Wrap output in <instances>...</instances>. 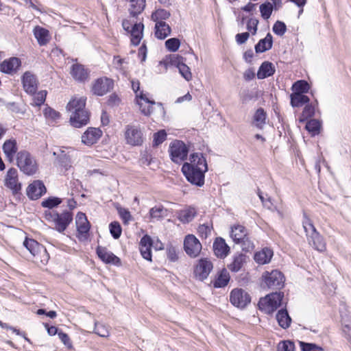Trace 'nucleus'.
I'll use <instances>...</instances> for the list:
<instances>
[{
    "label": "nucleus",
    "mask_w": 351,
    "mask_h": 351,
    "mask_svg": "<svg viewBox=\"0 0 351 351\" xmlns=\"http://www.w3.org/2000/svg\"><path fill=\"white\" fill-rule=\"evenodd\" d=\"M190 162H184L182 171L186 180L197 186L204 184V173L208 171L206 158L201 153H193L190 156Z\"/></svg>",
    "instance_id": "obj_1"
},
{
    "label": "nucleus",
    "mask_w": 351,
    "mask_h": 351,
    "mask_svg": "<svg viewBox=\"0 0 351 351\" xmlns=\"http://www.w3.org/2000/svg\"><path fill=\"white\" fill-rule=\"evenodd\" d=\"M45 219L52 222L54 228L59 232H64L73 221V214L69 210H64L59 213L57 211H45Z\"/></svg>",
    "instance_id": "obj_2"
},
{
    "label": "nucleus",
    "mask_w": 351,
    "mask_h": 351,
    "mask_svg": "<svg viewBox=\"0 0 351 351\" xmlns=\"http://www.w3.org/2000/svg\"><path fill=\"white\" fill-rule=\"evenodd\" d=\"M16 163L20 170L26 175H33L38 169L36 160L25 150L17 153Z\"/></svg>",
    "instance_id": "obj_3"
},
{
    "label": "nucleus",
    "mask_w": 351,
    "mask_h": 351,
    "mask_svg": "<svg viewBox=\"0 0 351 351\" xmlns=\"http://www.w3.org/2000/svg\"><path fill=\"white\" fill-rule=\"evenodd\" d=\"M283 293H272L260 299L258 306L259 309L266 314H271L280 306Z\"/></svg>",
    "instance_id": "obj_4"
},
{
    "label": "nucleus",
    "mask_w": 351,
    "mask_h": 351,
    "mask_svg": "<svg viewBox=\"0 0 351 351\" xmlns=\"http://www.w3.org/2000/svg\"><path fill=\"white\" fill-rule=\"evenodd\" d=\"M263 278L266 286L272 289H280L285 281L283 274L278 270H272L271 271H265L263 274Z\"/></svg>",
    "instance_id": "obj_5"
},
{
    "label": "nucleus",
    "mask_w": 351,
    "mask_h": 351,
    "mask_svg": "<svg viewBox=\"0 0 351 351\" xmlns=\"http://www.w3.org/2000/svg\"><path fill=\"white\" fill-rule=\"evenodd\" d=\"M86 101V98L85 97H75L66 106L68 110L71 112L72 114L81 112V116L83 117L81 124L88 123L89 121V113L85 108Z\"/></svg>",
    "instance_id": "obj_6"
},
{
    "label": "nucleus",
    "mask_w": 351,
    "mask_h": 351,
    "mask_svg": "<svg viewBox=\"0 0 351 351\" xmlns=\"http://www.w3.org/2000/svg\"><path fill=\"white\" fill-rule=\"evenodd\" d=\"M169 152L172 161L180 163L186 158L188 149L183 142L175 141L170 145Z\"/></svg>",
    "instance_id": "obj_7"
},
{
    "label": "nucleus",
    "mask_w": 351,
    "mask_h": 351,
    "mask_svg": "<svg viewBox=\"0 0 351 351\" xmlns=\"http://www.w3.org/2000/svg\"><path fill=\"white\" fill-rule=\"evenodd\" d=\"M202 246L199 241L193 235L188 234L184 241V249L191 258H196L199 254Z\"/></svg>",
    "instance_id": "obj_8"
},
{
    "label": "nucleus",
    "mask_w": 351,
    "mask_h": 351,
    "mask_svg": "<svg viewBox=\"0 0 351 351\" xmlns=\"http://www.w3.org/2000/svg\"><path fill=\"white\" fill-rule=\"evenodd\" d=\"M114 86L112 80L104 77L96 80L92 86V92L94 95L103 96L110 92Z\"/></svg>",
    "instance_id": "obj_9"
},
{
    "label": "nucleus",
    "mask_w": 351,
    "mask_h": 351,
    "mask_svg": "<svg viewBox=\"0 0 351 351\" xmlns=\"http://www.w3.org/2000/svg\"><path fill=\"white\" fill-rule=\"evenodd\" d=\"M230 300L234 306L243 308L251 302V298L245 291L235 289L231 291Z\"/></svg>",
    "instance_id": "obj_10"
},
{
    "label": "nucleus",
    "mask_w": 351,
    "mask_h": 351,
    "mask_svg": "<svg viewBox=\"0 0 351 351\" xmlns=\"http://www.w3.org/2000/svg\"><path fill=\"white\" fill-rule=\"evenodd\" d=\"M213 263L207 258H201L194 269L195 278L201 281L206 279L213 269Z\"/></svg>",
    "instance_id": "obj_11"
},
{
    "label": "nucleus",
    "mask_w": 351,
    "mask_h": 351,
    "mask_svg": "<svg viewBox=\"0 0 351 351\" xmlns=\"http://www.w3.org/2000/svg\"><path fill=\"white\" fill-rule=\"evenodd\" d=\"M125 136L127 143L131 145H141L143 141L141 131L134 125H127Z\"/></svg>",
    "instance_id": "obj_12"
},
{
    "label": "nucleus",
    "mask_w": 351,
    "mask_h": 351,
    "mask_svg": "<svg viewBox=\"0 0 351 351\" xmlns=\"http://www.w3.org/2000/svg\"><path fill=\"white\" fill-rule=\"evenodd\" d=\"M22 83L23 88L27 93L29 95L36 93L38 82L35 75L29 71H26L23 75Z\"/></svg>",
    "instance_id": "obj_13"
},
{
    "label": "nucleus",
    "mask_w": 351,
    "mask_h": 351,
    "mask_svg": "<svg viewBox=\"0 0 351 351\" xmlns=\"http://www.w3.org/2000/svg\"><path fill=\"white\" fill-rule=\"evenodd\" d=\"M17 170L14 168H10L5 179V185L9 188L13 194L18 193L21 189V185L18 182Z\"/></svg>",
    "instance_id": "obj_14"
},
{
    "label": "nucleus",
    "mask_w": 351,
    "mask_h": 351,
    "mask_svg": "<svg viewBox=\"0 0 351 351\" xmlns=\"http://www.w3.org/2000/svg\"><path fill=\"white\" fill-rule=\"evenodd\" d=\"M47 192V189L41 180H34L27 189V195L31 199H38Z\"/></svg>",
    "instance_id": "obj_15"
},
{
    "label": "nucleus",
    "mask_w": 351,
    "mask_h": 351,
    "mask_svg": "<svg viewBox=\"0 0 351 351\" xmlns=\"http://www.w3.org/2000/svg\"><path fill=\"white\" fill-rule=\"evenodd\" d=\"M96 252L99 258L104 263L108 264H113L114 265H120L121 260L115 256L112 252L108 251L106 247L98 246Z\"/></svg>",
    "instance_id": "obj_16"
},
{
    "label": "nucleus",
    "mask_w": 351,
    "mask_h": 351,
    "mask_svg": "<svg viewBox=\"0 0 351 351\" xmlns=\"http://www.w3.org/2000/svg\"><path fill=\"white\" fill-rule=\"evenodd\" d=\"M21 65V60L19 58L12 57L0 64V71L5 73L13 74L19 70Z\"/></svg>",
    "instance_id": "obj_17"
},
{
    "label": "nucleus",
    "mask_w": 351,
    "mask_h": 351,
    "mask_svg": "<svg viewBox=\"0 0 351 351\" xmlns=\"http://www.w3.org/2000/svg\"><path fill=\"white\" fill-rule=\"evenodd\" d=\"M102 132L96 128H89L82 136V142L88 146H90L97 142L101 136Z\"/></svg>",
    "instance_id": "obj_18"
},
{
    "label": "nucleus",
    "mask_w": 351,
    "mask_h": 351,
    "mask_svg": "<svg viewBox=\"0 0 351 351\" xmlns=\"http://www.w3.org/2000/svg\"><path fill=\"white\" fill-rule=\"evenodd\" d=\"M153 240L148 234L144 235L140 241L139 249L142 256L149 261H152V247Z\"/></svg>",
    "instance_id": "obj_19"
},
{
    "label": "nucleus",
    "mask_w": 351,
    "mask_h": 351,
    "mask_svg": "<svg viewBox=\"0 0 351 351\" xmlns=\"http://www.w3.org/2000/svg\"><path fill=\"white\" fill-rule=\"evenodd\" d=\"M2 149L7 160L12 162L18 151L16 141L14 138L6 140L2 146Z\"/></svg>",
    "instance_id": "obj_20"
},
{
    "label": "nucleus",
    "mask_w": 351,
    "mask_h": 351,
    "mask_svg": "<svg viewBox=\"0 0 351 351\" xmlns=\"http://www.w3.org/2000/svg\"><path fill=\"white\" fill-rule=\"evenodd\" d=\"M307 237L310 245L319 252H324L326 249V242L322 235L317 231Z\"/></svg>",
    "instance_id": "obj_21"
},
{
    "label": "nucleus",
    "mask_w": 351,
    "mask_h": 351,
    "mask_svg": "<svg viewBox=\"0 0 351 351\" xmlns=\"http://www.w3.org/2000/svg\"><path fill=\"white\" fill-rule=\"evenodd\" d=\"M215 254L221 258H225L229 253L230 247L225 240L221 237L217 238L213 243Z\"/></svg>",
    "instance_id": "obj_22"
},
{
    "label": "nucleus",
    "mask_w": 351,
    "mask_h": 351,
    "mask_svg": "<svg viewBox=\"0 0 351 351\" xmlns=\"http://www.w3.org/2000/svg\"><path fill=\"white\" fill-rule=\"evenodd\" d=\"M75 223L77 232L80 234H88L90 230V223L84 213L79 212L75 218Z\"/></svg>",
    "instance_id": "obj_23"
},
{
    "label": "nucleus",
    "mask_w": 351,
    "mask_h": 351,
    "mask_svg": "<svg viewBox=\"0 0 351 351\" xmlns=\"http://www.w3.org/2000/svg\"><path fill=\"white\" fill-rule=\"evenodd\" d=\"M71 75L78 82H84L88 78V72L84 66L80 64H74L71 66Z\"/></svg>",
    "instance_id": "obj_24"
},
{
    "label": "nucleus",
    "mask_w": 351,
    "mask_h": 351,
    "mask_svg": "<svg viewBox=\"0 0 351 351\" xmlns=\"http://www.w3.org/2000/svg\"><path fill=\"white\" fill-rule=\"evenodd\" d=\"M248 234L247 229L241 224H235L231 227L230 237L235 243L241 239H243Z\"/></svg>",
    "instance_id": "obj_25"
},
{
    "label": "nucleus",
    "mask_w": 351,
    "mask_h": 351,
    "mask_svg": "<svg viewBox=\"0 0 351 351\" xmlns=\"http://www.w3.org/2000/svg\"><path fill=\"white\" fill-rule=\"evenodd\" d=\"M144 25L143 23H135L132 25L130 32L131 36V43L132 45L137 46L139 45L142 37Z\"/></svg>",
    "instance_id": "obj_26"
},
{
    "label": "nucleus",
    "mask_w": 351,
    "mask_h": 351,
    "mask_svg": "<svg viewBox=\"0 0 351 351\" xmlns=\"http://www.w3.org/2000/svg\"><path fill=\"white\" fill-rule=\"evenodd\" d=\"M23 245L34 256H36L42 251L46 252V249L44 246L34 239L26 238L23 242Z\"/></svg>",
    "instance_id": "obj_27"
},
{
    "label": "nucleus",
    "mask_w": 351,
    "mask_h": 351,
    "mask_svg": "<svg viewBox=\"0 0 351 351\" xmlns=\"http://www.w3.org/2000/svg\"><path fill=\"white\" fill-rule=\"evenodd\" d=\"M155 29L156 37L160 40L165 39L170 35L171 31L169 25L162 21L156 22Z\"/></svg>",
    "instance_id": "obj_28"
},
{
    "label": "nucleus",
    "mask_w": 351,
    "mask_h": 351,
    "mask_svg": "<svg viewBox=\"0 0 351 351\" xmlns=\"http://www.w3.org/2000/svg\"><path fill=\"white\" fill-rule=\"evenodd\" d=\"M275 73V68L271 62L265 61L262 63L257 73L258 79H265L270 77Z\"/></svg>",
    "instance_id": "obj_29"
},
{
    "label": "nucleus",
    "mask_w": 351,
    "mask_h": 351,
    "mask_svg": "<svg viewBox=\"0 0 351 351\" xmlns=\"http://www.w3.org/2000/svg\"><path fill=\"white\" fill-rule=\"evenodd\" d=\"M130 2L129 12L131 16H136L145 9L146 0H125Z\"/></svg>",
    "instance_id": "obj_30"
},
{
    "label": "nucleus",
    "mask_w": 351,
    "mask_h": 351,
    "mask_svg": "<svg viewBox=\"0 0 351 351\" xmlns=\"http://www.w3.org/2000/svg\"><path fill=\"white\" fill-rule=\"evenodd\" d=\"M273 37L270 33H268L265 38L261 39L255 45V51L256 53H263L269 50L272 47Z\"/></svg>",
    "instance_id": "obj_31"
},
{
    "label": "nucleus",
    "mask_w": 351,
    "mask_h": 351,
    "mask_svg": "<svg viewBox=\"0 0 351 351\" xmlns=\"http://www.w3.org/2000/svg\"><path fill=\"white\" fill-rule=\"evenodd\" d=\"M247 256L243 254H239L233 257L232 263L228 265V268L233 272H238L246 262Z\"/></svg>",
    "instance_id": "obj_32"
},
{
    "label": "nucleus",
    "mask_w": 351,
    "mask_h": 351,
    "mask_svg": "<svg viewBox=\"0 0 351 351\" xmlns=\"http://www.w3.org/2000/svg\"><path fill=\"white\" fill-rule=\"evenodd\" d=\"M273 256V251L269 248H264L254 254V260L258 264H266L269 263Z\"/></svg>",
    "instance_id": "obj_33"
},
{
    "label": "nucleus",
    "mask_w": 351,
    "mask_h": 351,
    "mask_svg": "<svg viewBox=\"0 0 351 351\" xmlns=\"http://www.w3.org/2000/svg\"><path fill=\"white\" fill-rule=\"evenodd\" d=\"M291 105L293 108H298L309 102L310 99L308 96L300 94V93H293L290 95Z\"/></svg>",
    "instance_id": "obj_34"
},
{
    "label": "nucleus",
    "mask_w": 351,
    "mask_h": 351,
    "mask_svg": "<svg viewBox=\"0 0 351 351\" xmlns=\"http://www.w3.org/2000/svg\"><path fill=\"white\" fill-rule=\"evenodd\" d=\"M34 36L40 46L47 45L49 41V31L43 27H36L34 29Z\"/></svg>",
    "instance_id": "obj_35"
},
{
    "label": "nucleus",
    "mask_w": 351,
    "mask_h": 351,
    "mask_svg": "<svg viewBox=\"0 0 351 351\" xmlns=\"http://www.w3.org/2000/svg\"><path fill=\"white\" fill-rule=\"evenodd\" d=\"M267 118L266 112L263 108H259L253 116V124L258 129H263Z\"/></svg>",
    "instance_id": "obj_36"
},
{
    "label": "nucleus",
    "mask_w": 351,
    "mask_h": 351,
    "mask_svg": "<svg viewBox=\"0 0 351 351\" xmlns=\"http://www.w3.org/2000/svg\"><path fill=\"white\" fill-rule=\"evenodd\" d=\"M276 319L280 326L286 329L289 327L291 319L286 309H280L276 314Z\"/></svg>",
    "instance_id": "obj_37"
},
{
    "label": "nucleus",
    "mask_w": 351,
    "mask_h": 351,
    "mask_svg": "<svg viewBox=\"0 0 351 351\" xmlns=\"http://www.w3.org/2000/svg\"><path fill=\"white\" fill-rule=\"evenodd\" d=\"M342 332L344 337L351 342V317L348 315H341Z\"/></svg>",
    "instance_id": "obj_38"
},
{
    "label": "nucleus",
    "mask_w": 351,
    "mask_h": 351,
    "mask_svg": "<svg viewBox=\"0 0 351 351\" xmlns=\"http://www.w3.org/2000/svg\"><path fill=\"white\" fill-rule=\"evenodd\" d=\"M149 213L152 219L160 221L167 216V210L162 206H154L149 210Z\"/></svg>",
    "instance_id": "obj_39"
},
{
    "label": "nucleus",
    "mask_w": 351,
    "mask_h": 351,
    "mask_svg": "<svg viewBox=\"0 0 351 351\" xmlns=\"http://www.w3.org/2000/svg\"><path fill=\"white\" fill-rule=\"evenodd\" d=\"M195 216V211L194 208H189L185 210H180L178 215V219L184 223H189L191 221Z\"/></svg>",
    "instance_id": "obj_40"
},
{
    "label": "nucleus",
    "mask_w": 351,
    "mask_h": 351,
    "mask_svg": "<svg viewBox=\"0 0 351 351\" xmlns=\"http://www.w3.org/2000/svg\"><path fill=\"white\" fill-rule=\"evenodd\" d=\"M230 280V276L226 269H223L217 278L214 282V287L217 288L223 287L227 285Z\"/></svg>",
    "instance_id": "obj_41"
},
{
    "label": "nucleus",
    "mask_w": 351,
    "mask_h": 351,
    "mask_svg": "<svg viewBox=\"0 0 351 351\" xmlns=\"http://www.w3.org/2000/svg\"><path fill=\"white\" fill-rule=\"evenodd\" d=\"M310 89V86L305 80H298L292 86L293 93H300V94L307 93Z\"/></svg>",
    "instance_id": "obj_42"
},
{
    "label": "nucleus",
    "mask_w": 351,
    "mask_h": 351,
    "mask_svg": "<svg viewBox=\"0 0 351 351\" xmlns=\"http://www.w3.org/2000/svg\"><path fill=\"white\" fill-rule=\"evenodd\" d=\"M274 10V5L271 3L267 1L260 5V12L261 14V16L264 19H268Z\"/></svg>",
    "instance_id": "obj_43"
},
{
    "label": "nucleus",
    "mask_w": 351,
    "mask_h": 351,
    "mask_svg": "<svg viewBox=\"0 0 351 351\" xmlns=\"http://www.w3.org/2000/svg\"><path fill=\"white\" fill-rule=\"evenodd\" d=\"M62 202V200L61 198L57 197H49L47 199L43 200L41 203V205L44 208L52 209L60 205Z\"/></svg>",
    "instance_id": "obj_44"
},
{
    "label": "nucleus",
    "mask_w": 351,
    "mask_h": 351,
    "mask_svg": "<svg viewBox=\"0 0 351 351\" xmlns=\"http://www.w3.org/2000/svg\"><path fill=\"white\" fill-rule=\"evenodd\" d=\"M306 129L313 134H318L321 128V123L317 119H312L306 122Z\"/></svg>",
    "instance_id": "obj_45"
},
{
    "label": "nucleus",
    "mask_w": 351,
    "mask_h": 351,
    "mask_svg": "<svg viewBox=\"0 0 351 351\" xmlns=\"http://www.w3.org/2000/svg\"><path fill=\"white\" fill-rule=\"evenodd\" d=\"M171 16V14L169 11L165 9H158L156 10L155 12H153L152 14V19L154 21H160L163 20H166L169 19Z\"/></svg>",
    "instance_id": "obj_46"
},
{
    "label": "nucleus",
    "mask_w": 351,
    "mask_h": 351,
    "mask_svg": "<svg viewBox=\"0 0 351 351\" xmlns=\"http://www.w3.org/2000/svg\"><path fill=\"white\" fill-rule=\"evenodd\" d=\"M302 226L306 232V237H308L309 234H312L317 232L316 228L313 224L312 221L306 217V214H304V220L302 221Z\"/></svg>",
    "instance_id": "obj_47"
},
{
    "label": "nucleus",
    "mask_w": 351,
    "mask_h": 351,
    "mask_svg": "<svg viewBox=\"0 0 351 351\" xmlns=\"http://www.w3.org/2000/svg\"><path fill=\"white\" fill-rule=\"evenodd\" d=\"M177 67L179 70L180 73L186 80L190 81L192 78V74L191 73L189 67L182 62H178Z\"/></svg>",
    "instance_id": "obj_48"
},
{
    "label": "nucleus",
    "mask_w": 351,
    "mask_h": 351,
    "mask_svg": "<svg viewBox=\"0 0 351 351\" xmlns=\"http://www.w3.org/2000/svg\"><path fill=\"white\" fill-rule=\"evenodd\" d=\"M315 114V108L311 104H306L303 109L301 117L300 118V122H304L308 118L313 117Z\"/></svg>",
    "instance_id": "obj_49"
},
{
    "label": "nucleus",
    "mask_w": 351,
    "mask_h": 351,
    "mask_svg": "<svg viewBox=\"0 0 351 351\" xmlns=\"http://www.w3.org/2000/svg\"><path fill=\"white\" fill-rule=\"evenodd\" d=\"M237 244H239L242 250L245 252L252 251L254 248V243L249 237V234L244 237L243 239H241Z\"/></svg>",
    "instance_id": "obj_50"
},
{
    "label": "nucleus",
    "mask_w": 351,
    "mask_h": 351,
    "mask_svg": "<svg viewBox=\"0 0 351 351\" xmlns=\"http://www.w3.org/2000/svg\"><path fill=\"white\" fill-rule=\"evenodd\" d=\"M299 345L302 351H323V348L321 346L313 343H306L300 341H299Z\"/></svg>",
    "instance_id": "obj_51"
},
{
    "label": "nucleus",
    "mask_w": 351,
    "mask_h": 351,
    "mask_svg": "<svg viewBox=\"0 0 351 351\" xmlns=\"http://www.w3.org/2000/svg\"><path fill=\"white\" fill-rule=\"evenodd\" d=\"M110 232L114 239H117L121 234V227L119 222L113 221L110 223L109 226Z\"/></svg>",
    "instance_id": "obj_52"
},
{
    "label": "nucleus",
    "mask_w": 351,
    "mask_h": 351,
    "mask_svg": "<svg viewBox=\"0 0 351 351\" xmlns=\"http://www.w3.org/2000/svg\"><path fill=\"white\" fill-rule=\"evenodd\" d=\"M33 103L32 104L36 106H40L45 101L47 97L46 90H40L38 93L34 94Z\"/></svg>",
    "instance_id": "obj_53"
},
{
    "label": "nucleus",
    "mask_w": 351,
    "mask_h": 351,
    "mask_svg": "<svg viewBox=\"0 0 351 351\" xmlns=\"http://www.w3.org/2000/svg\"><path fill=\"white\" fill-rule=\"evenodd\" d=\"M180 45V41L178 38H171L165 41V46L169 51H176Z\"/></svg>",
    "instance_id": "obj_54"
},
{
    "label": "nucleus",
    "mask_w": 351,
    "mask_h": 351,
    "mask_svg": "<svg viewBox=\"0 0 351 351\" xmlns=\"http://www.w3.org/2000/svg\"><path fill=\"white\" fill-rule=\"evenodd\" d=\"M83 119V117L81 116V112H75L73 113L70 118V122L72 126L74 128H81L84 125H86L87 123H82L81 121Z\"/></svg>",
    "instance_id": "obj_55"
},
{
    "label": "nucleus",
    "mask_w": 351,
    "mask_h": 351,
    "mask_svg": "<svg viewBox=\"0 0 351 351\" xmlns=\"http://www.w3.org/2000/svg\"><path fill=\"white\" fill-rule=\"evenodd\" d=\"M287 31L285 23L280 21H277L273 26V32L278 36H283Z\"/></svg>",
    "instance_id": "obj_56"
},
{
    "label": "nucleus",
    "mask_w": 351,
    "mask_h": 351,
    "mask_svg": "<svg viewBox=\"0 0 351 351\" xmlns=\"http://www.w3.org/2000/svg\"><path fill=\"white\" fill-rule=\"evenodd\" d=\"M167 138V133L164 130H161L158 132L154 133L153 145L158 146L162 143Z\"/></svg>",
    "instance_id": "obj_57"
},
{
    "label": "nucleus",
    "mask_w": 351,
    "mask_h": 351,
    "mask_svg": "<svg viewBox=\"0 0 351 351\" xmlns=\"http://www.w3.org/2000/svg\"><path fill=\"white\" fill-rule=\"evenodd\" d=\"M295 345L291 341H282L278 345V351H294Z\"/></svg>",
    "instance_id": "obj_58"
},
{
    "label": "nucleus",
    "mask_w": 351,
    "mask_h": 351,
    "mask_svg": "<svg viewBox=\"0 0 351 351\" xmlns=\"http://www.w3.org/2000/svg\"><path fill=\"white\" fill-rule=\"evenodd\" d=\"M94 332L102 337H108L110 333L108 328L105 325L99 323H95Z\"/></svg>",
    "instance_id": "obj_59"
},
{
    "label": "nucleus",
    "mask_w": 351,
    "mask_h": 351,
    "mask_svg": "<svg viewBox=\"0 0 351 351\" xmlns=\"http://www.w3.org/2000/svg\"><path fill=\"white\" fill-rule=\"evenodd\" d=\"M44 115L47 118H51L53 120H56L60 116V113L50 107H46L44 110Z\"/></svg>",
    "instance_id": "obj_60"
},
{
    "label": "nucleus",
    "mask_w": 351,
    "mask_h": 351,
    "mask_svg": "<svg viewBox=\"0 0 351 351\" xmlns=\"http://www.w3.org/2000/svg\"><path fill=\"white\" fill-rule=\"evenodd\" d=\"M119 214L125 223L132 219V215L130 211L125 208H120L118 209Z\"/></svg>",
    "instance_id": "obj_61"
},
{
    "label": "nucleus",
    "mask_w": 351,
    "mask_h": 351,
    "mask_svg": "<svg viewBox=\"0 0 351 351\" xmlns=\"http://www.w3.org/2000/svg\"><path fill=\"white\" fill-rule=\"evenodd\" d=\"M258 24V21L256 19H250L248 20L247 23V29L248 31H252V34L254 35L256 33L257 31V26Z\"/></svg>",
    "instance_id": "obj_62"
},
{
    "label": "nucleus",
    "mask_w": 351,
    "mask_h": 351,
    "mask_svg": "<svg viewBox=\"0 0 351 351\" xmlns=\"http://www.w3.org/2000/svg\"><path fill=\"white\" fill-rule=\"evenodd\" d=\"M257 194L258 195V197L260 198L261 202L263 203V206L267 208L268 209H271L272 203L271 202V198L268 197L265 199L264 196L263 195V193L261 191L258 189L257 191Z\"/></svg>",
    "instance_id": "obj_63"
},
{
    "label": "nucleus",
    "mask_w": 351,
    "mask_h": 351,
    "mask_svg": "<svg viewBox=\"0 0 351 351\" xmlns=\"http://www.w3.org/2000/svg\"><path fill=\"white\" fill-rule=\"evenodd\" d=\"M167 258L172 262L178 259L176 249L174 247H170L167 249Z\"/></svg>",
    "instance_id": "obj_64"
}]
</instances>
